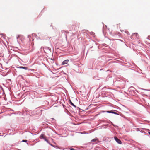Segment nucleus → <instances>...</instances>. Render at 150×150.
Instances as JSON below:
<instances>
[{"label": "nucleus", "mask_w": 150, "mask_h": 150, "mask_svg": "<svg viewBox=\"0 0 150 150\" xmlns=\"http://www.w3.org/2000/svg\"><path fill=\"white\" fill-rule=\"evenodd\" d=\"M71 149V150H74V149H73V148H71V149Z\"/></svg>", "instance_id": "11"}, {"label": "nucleus", "mask_w": 150, "mask_h": 150, "mask_svg": "<svg viewBox=\"0 0 150 150\" xmlns=\"http://www.w3.org/2000/svg\"><path fill=\"white\" fill-rule=\"evenodd\" d=\"M106 112H108V113H114V114H117V113L114 112H113V111L112 110H111V111H106Z\"/></svg>", "instance_id": "3"}, {"label": "nucleus", "mask_w": 150, "mask_h": 150, "mask_svg": "<svg viewBox=\"0 0 150 150\" xmlns=\"http://www.w3.org/2000/svg\"><path fill=\"white\" fill-rule=\"evenodd\" d=\"M114 139L116 142L120 144H122V142L117 137H115Z\"/></svg>", "instance_id": "1"}, {"label": "nucleus", "mask_w": 150, "mask_h": 150, "mask_svg": "<svg viewBox=\"0 0 150 150\" xmlns=\"http://www.w3.org/2000/svg\"><path fill=\"white\" fill-rule=\"evenodd\" d=\"M45 137L43 134H41L40 137V138L43 139H45Z\"/></svg>", "instance_id": "6"}, {"label": "nucleus", "mask_w": 150, "mask_h": 150, "mask_svg": "<svg viewBox=\"0 0 150 150\" xmlns=\"http://www.w3.org/2000/svg\"><path fill=\"white\" fill-rule=\"evenodd\" d=\"M22 141L23 142H26L27 141V140H23Z\"/></svg>", "instance_id": "9"}, {"label": "nucleus", "mask_w": 150, "mask_h": 150, "mask_svg": "<svg viewBox=\"0 0 150 150\" xmlns=\"http://www.w3.org/2000/svg\"><path fill=\"white\" fill-rule=\"evenodd\" d=\"M69 62L68 60H66L64 61L62 63V65H64L67 64Z\"/></svg>", "instance_id": "2"}, {"label": "nucleus", "mask_w": 150, "mask_h": 150, "mask_svg": "<svg viewBox=\"0 0 150 150\" xmlns=\"http://www.w3.org/2000/svg\"><path fill=\"white\" fill-rule=\"evenodd\" d=\"M133 35H135V36L137 38H139V35L137 33H134L133 34Z\"/></svg>", "instance_id": "5"}, {"label": "nucleus", "mask_w": 150, "mask_h": 150, "mask_svg": "<svg viewBox=\"0 0 150 150\" xmlns=\"http://www.w3.org/2000/svg\"><path fill=\"white\" fill-rule=\"evenodd\" d=\"M149 134H150V132H149Z\"/></svg>", "instance_id": "12"}, {"label": "nucleus", "mask_w": 150, "mask_h": 150, "mask_svg": "<svg viewBox=\"0 0 150 150\" xmlns=\"http://www.w3.org/2000/svg\"><path fill=\"white\" fill-rule=\"evenodd\" d=\"M47 142L48 141V140L46 138H45V139H44Z\"/></svg>", "instance_id": "10"}, {"label": "nucleus", "mask_w": 150, "mask_h": 150, "mask_svg": "<svg viewBox=\"0 0 150 150\" xmlns=\"http://www.w3.org/2000/svg\"><path fill=\"white\" fill-rule=\"evenodd\" d=\"M19 68H22L25 69V70H27L28 69V68L27 67H23L22 66H20L18 67Z\"/></svg>", "instance_id": "4"}, {"label": "nucleus", "mask_w": 150, "mask_h": 150, "mask_svg": "<svg viewBox=\"0 0 150 150\" xmlns=\"http://www.w3.org/2000/svg\"><path fill=\"white\" fill-rule=\"evenodd\" d=\"M98 140L97 139L95 138V139H93L92 140H91V141H92V142H95V141H96V140Z\"/></svg>", "instance_id": "7"}, {"label": "nucleus", "mask_w": 150, "mask_h": 150, "mask_svg": "<svg viewBox=\"0 0 150 150\" xmlns=\"http://www.w3.org/2000/svg\"><path fill=\"white\" fill-rule=\"evenodd\" d=\"M71 104L72 105L75 106L74 105V104L71 101Z\"/></svg>", "instance_id": "8"}]
</instances>
